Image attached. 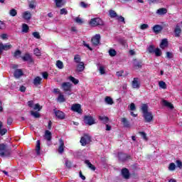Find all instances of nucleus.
Instances as JSON below:
<instances>
[{"label":"nucleus","instance_id":"nucleus-1","mask_svg":"<svg viewBox=\"0 0 182 182\" xmlns=\"http://www.w3.org/2000/svg\"><path fill=\"white\" fill-rule=\"evenodd\" d=\"M141 110L143 114V117L145 123H151L154 117L151 112H149V105L147 104H142L141 107Z\"/></svg>","mask_w":182,"mask_h":182},{"label":"nucleus","instance_id":"nucleus-2","mask_svg":"<svg viewBox=\"0 0 182 182\" xmlns=\"http://www.w3.org/2000/svg\"><path fill=\"white\" fill-rule=\"evenodd\" d=\"M12 156V149L9 148L6 144H0V157L5 159Z\"/></svg>","mask_w":182,"mask_h":182},{"label":"nucleus","instance_id":"nucleus-3","mask_svg":"<svg viewBox=\"0 0 182 182\" xmlns=\"http://www.w3.org/2000/svg\"><path fill=\"white\" fill-rule=\"evenodd\" d=\"M89 24L90 26L95 27V26H103L105 25V23L103 22V20L100 18H91V20L89 22Z\"/></svg>","mask_w":182,"mask_h":182},{"label":"nucleus","instance_id":"nucleus-4","mask_svg":"<svg viewBox=\"0 0 182 182\" xmlns=\"http://www.w3.org/2000/svg\"><path fill=\"white\" fill-rule=\"evenodd\" d=\"M84 123L87 126L96 124V120L90 114L85 115L83 117Z\"/></svg>","mask_w":182,"mask_h":182},{"label":"nucleus","instance_id":"nucleus-5","mask_svg":"<svg viewBox=\"0 0 182 182\" xmlns=\"http://www.w3.org/2000/svg\"><path fill=\"white\" fill-rule=\"evenodd\" d=\"M118 159L119 161L124 163V161H127V160H130V159H132V156L123 152H118Z\"/></svg>","mask_w":182,"mask_h":182},{"label":"nucleus","instance_id":"nucleus-6","mask_svg":"<svg viewBox=\"0 0 182 182\" xmlns=\"http://www.w3.org/2000/svg\"><path fill=\"white\" fill-rule=\"evenodd\" d=\"M90 141H92V137H90L87 134H85L84 136L81 137V146H86V144L90 143Z\"/></svg>","mask_w":182,"mask_h":182},{"label":"nucleus","instance_id":"nucleus-7","mask_svg":"<svg viewBox=\"0 0 182 182\" xmlns=\"http://www.w3.org/2000/svg\"><path fill=\"white\" fill-rule=\"evenodd\" d=\"M12 48V45L11 44H4L3 43H0V55L4 53V50H9V49Z\"/></svg>","mask_w":182,"mask_h":182},{"label":"nucleus","instance_id":"nucleus-8","mask_svg":"<svg viewBox=\"0 0 182 182\" xmlns=\"http://www.w3.org/2000/svg\"><path fill=\"white\" fill-rule=\"evenodd\" d=\"M91 43L93 46H97L100 44V34H97L91 39Z\"/></svg>","mask_w":182,"mask_h":182},{"label":"nucleus","instance_id":"nucleus-9","mask_svg":"<svg viewBox=\"0 0 182 182\" xmlns=\"http://www.w3.org/2000/svg\"><path fill=\"white\" fill-rule=\"evenodd\" d=\"M53 112L57 119H59L60 120H63V119H65V115L63 112L56 109H54Z\"/></svg>","mask_w":182,"mask_h":182},{"label":"nucleus","instance_id":"nucleus-10","mask_svg":"<svg viewBox=\"0 0 182 182\" xmlns=\"http://www.w3.org/2000/svg\"><path fill=\"white\" fill-rule=\"evenodd\" d=\"M22 60L23 62H28V63H33V58H32V55L28 53H26L23 56L21 57Z\"/></svg>","mask_w":182,"mask_h":182},{"label":"nucleus","instance_id":"nucleus-11","mask_svg":"<svg viewBox=\"0 0 182 182\" xmlns=\"http://www.w3.org/2000/svg\"><path fill=\"white\" fill-rule=\"evenodd\" d=\"M121 174L125 180H129V178H130V171L127 168H123L121 171Z\"/></svg>","mask_w":182,"mask_h":182},{"label":"nucleus","instance_id":"nucleus-12","mask_svg":"<svg viewBox=\"0 0 182 182\" xmlns=\"http://www.w3.org/2000/svg\"><path fill=\"white\" fill-rule=\"evenodd\" d=\"M132 89H140V79L139 77H134L132 82Z\"/></svg>","mask_w":182,"mask_h":182},{"label":"nucleus","instance_id":"nucleus-13","mask_svg":"<svg viewBox=\"0 0 182 182\" xmlns=\"http://www.w3.org/2000/svg\"><path fill=\"white\" fill-rule=\"evenodd\" d=\"M71 110L76 112V113H82V106L80 104H74L71 107Z\"/></svg>","mask_w":182,"mask_h":182},{"label":"nucleus","instance_id":"nucleus-14","mask_svg":"<svg viewBox=\"0 0 182 182\" xmlns=\"http://www.w3.org/2000/svg\"><path fill=\"white\" fill-rule=\"evenodd\" d=\"M62 87L65 92H70L72 84L69 82H65L62 84Z\"/></svg>","mask_w":182,"mask_h":182},{"label":"nucleus","instance_id":"nucleus-15","mask_svg":"<svg viewBox=\"0 0 182 182\" xmlns=\"http://www.w3.org/2000/svg\"><path fill=\"white\" fill-rule=\"evenodd\" d=\"M152 31L154 33L159 35L163 31V27L159 24H156L152 27Z\"/></svg>","mask_w":182,"mask_h":182},{"label":"nucleus","instance_id":"nucleus-16","mask_svg":"<svg viewBox=\"0 0 182 182\" xmlns=\"http://www.w3.org/2000/svg\"><path fill=\"white\" fill-rule=\"evenodd\" d=\"M161 49H166V48L168 47V40L167 38H164L161 40V43L159 45Z\"/></svg>","mask_w":182,"mask_h":182},{"label":"nucleus","instance_id":"nucleus-17","mask_svg":"<svg viewBox=\"0 0 182 182\" xmlns=\"http://www.w3.org/2000/svg\"><path fill=\"white\" fill-rule=\"evenodd\" d=\"M14 75L16 79H19V77L23 76V71L22 69H16L14 71Z\"/></svg>","mask_w":182,"mask_h":182},{"label":"nucleus","instance_id":"nucleus-18","mask_svg":"<svg viewBox=\"0 0 182 182\" xmlns=\"http://www.w3.org/2000/svg\"><path fill=\"white\" fill-rule=\"evenodd\" d=\"M22 18L25 19V21H31V19L32 18V14H31L28 11H24L22 14Z\"/></svg>","mask_w":182,"mask_h":182},{"label":"nucleus","instance_id":"nucleus-19","mask_svg":"<svg viewBox=\"0 0 182 182\" xmlns=\"http://www.w3.org/2000/svg\"><path fill=\"white\" fill-rule=\"evenodd\" d=\"M65 151V142L62 139H60V146L58 147V153L62 154Z\"/></svg>","mask_w":182,"mask_h":182},{"label":"nucleus","instance_id":"nucleus-20","mask_svg":"<svg viewBox=\"0 0 182 182\" xmlns=\"http://www.w3.org/2000/svg\"><path fill=\"white\" fill-rule=\"evenodd\" d=\"M173 32L175 33V38H180V36L181 35V28L178 24L176 25Z\"/></svg>","mask_w":182,"mask_h":182},{"label":"nucleus","instance_id":"nucleus-21","mask_svg":"<svg viewBox=\"0 0 182 182\" xmlns=\"http://www.w3.org/2000/svg\"><path fill=\"white\" fill-rule=\"evenodd\" d=\"M33 83L34 86H39L42 85V77L39 76L36 77L33 81Z\"/></svg>","mask_w":182,"mask_h":182},{"label":"nucleus","instance_id":"nucleus-22","mask_svg":"<svg viewBox=\"0 0 182 182\" xmlns=\"http://www.w3.org/2000/svg\"><path fill=\"white\" fill-rule=\"evenodd\" d=\"M121 122L124 126V127L129 129L130 127V122L127 120V118L123 117L121 119Z\"/></svg>","mask_w":182,"mask_h":182},{"label":"nucleus","instance_id":"nucleus-23","mask_svg":"<svg viewBox=\"0 0 182 182\" xmlns=\"http://www.w3.org/2000/svg\"><path fill=\"white\" fill-rule=\"evenodd\" d=\"M44 138L47 141H50L52 140V132H50L49 130H46L45 132Z\"/></svg>","mask_w":182,"mask_h":182},{"label":"nucleus","instance_id":"nucleus-24","mask_svg":"<svg viewBox=\"0 0 182 182\" xmlns=\"http://www.w3.org/2000/svg\"><path fill=\"white\" fill-rule=\"evenodd\" d=\"M85 70V63H80L76 66L77 72H83Z\"/></svg>","mask_w":182,"mask_h":182},{"label":"nucleus","instance_id":"nucleus-25","mask_svg":"<svg viewBox=\"0 0 182 182\" xmlns=\"http://www.w3.org/2000/svg\"><path fill=\"white\" fill-rule=\"evenodd\" d=\"M3 126H4V124L2 123V122H0V135L1 136H5V134L8 133V129H6V128L2 129Z\"/></svg>","mask_w":182,"mask_h":182},{"label":"nucleus","instance_id":"nucleus-26","mask_svg":"<svg viewBox=\"0 0 182 182\" xmlns=\"http://www.w3.org/2000/svg\"><path fill=\"white\" fill-rule=\"evenodd\" d=\"M85 164H87V167L90 168V169L92 170V171H95L96 170V166L92 164V163H90V161L86 159L85 161Z\"/></svg>","mask_w":182,"mask_h":182},{"label":"nucleus","instance_id":"nucleus-27","mask_svg":"<svg viewBox=\"0 0 182 182\" xmlns=\"http://www.w3.org/2000/svg\"><path fill=\"white\" fill-rule=\"evenodd\" d=\"M36 151L37 156H41V141L40 140H38L36 141Z\"/></svg>","mask_w":182,"mask_h":182},{"label":"nucleus","instance_id":"nucleus-28","mask_svg":"<svg viewBox=\"0 0 182 182\" xmlns=\"http://www.w3.org/2000/svg\"><path fill=\"white\" fill-rule=\"evenodd\" d=\"M163 105H164V106H166V107H168L171 110H173V109H174V105H173V104H171V102H168L166 100H163Z\"/></svg>","mask_w":182,"mask_h":182},{"label":"nucleus","instance_id":"nucleus-29","mask_svg":"<svg viewBox=\"0 0 182 182\" xmlns=\"http://www.w3.org/2000/svg\"><path fill=\"white\" fill-rule=\"evenodd\" d=\"M156 14H157L158 15H161V16L166 15V14H167V9H166V8H161V9H159L156 11Z\"/></svg>","mask_w":182,"mask_h":182},{"label":"nucleus","instance_id":"nucleus-30","mask_svg":"<svg viewBox=\"0 0 182 182\" xmlns=\"http://www.w3.org/2000/svg\"><path fill=\"white\" fill-rule=\"evenodd\" d=\"M99 119L104 124H107V123H109V118L106 116H100Z\"/></svg>","mask_w":182,"mask_h":182},{"label":"nucleus","instance_id":"nucleus-31","mask_svg":"<svg viewBox=\"0 0 182 182\" xmlns=\"http://www.w3.org/2000/svg\"><path fill=\"white\" fill-rule=\"evenodd\" d=\"M57 100L58 102H59V103H64V102H66V99L65 98V96L62 95V93H60L57 98Z\"/></svg>","mask_w":182,"mask_h":182},{"label":"nucleus","instance_id":"nucleus-32","mask_svg":"<svg viewBox=\"0 0 182 182\" xmlns=\"http://www.w3.org/2000/svg\"><path fill=\"white\" fill-rule=\"evenodd\" d=\"M22 32L28 33L29 32V26L26 23L22 25Z\"/></svg>","mask_w":182,"mask_h":182},{"label":"nucleus","instance_id":"nucleus-33","mask_svg":"<svg viewBox=\"0 0 182 182\" xmlns=\"http://www.w3.org/2000/svg\"><path fill=\"white\" fill-rule=\"evenodd\" d=\"M69 80H70V82H72L74 85H77L79 83V80L75 78V77L70 75L68 77Z\"/></svg>","mask_w":182,"mask_h":182},{"label":"nucleus","instance_id":"nucleus-34","mask_svg":"<svg viewBox=\"0 0 182 182\" xmlns=\"http://www.w3.org/2000/svg\"><path fill=\"white\" fill-rule=\"evenodd\" d=\"M81 60H82V58H80V56L78 54H76L74 56V62L75 63H82Z\"/></svg>","mask_w":182,"mask_h":182},{"label":"nucleus","instance_id":"nucleus-35","mask_svg":"<svg viewBox=\"0 0 182 182\" xmlns=\"http://www.w3.org/2000/svg\"><path fill=\"white\" fill-rule=\"evenodd\" d=\"M55 2L57 8H62V6H63V0H55Z\"/></svg>","mask_w":182,"mask_h":182},{"label":"nucleus","instance_id":"nucleus-36","mask_svg":"<svg viewBox=\"0 0 182 182\" xmlns=\"http://www.w3.org/2000/svg\"><path fill=\"white\" fill-rule=\"evenodd\" d=\"M105 101L107 105H113L114 103L113 99L110 97H106Z\"/></svg>","mask_w":182,"mask_h":182},{"label":"nucleus","instance_id":"nucleus-37","mask_svg":"<svg viewBox=\"0 0 182 182\" xmlns=\"http://www.w3.org/2000/svg\"><path fill=\"white\" fill-rule=\"evenodd\" d=\"M139 134H140L141 137L145 140V141H147L149 140V138L147 137V134L144 132H139Z\"/></svg>","mask_w":182,"mask_h":182},{"label":"nucleus","instance_id":"nucleus-38","mask_svg":"<svg viewBox=\"0 0 182 182\" xmlns=\"http://www.w3.org/2000/svg\"><path fill=\"white\" fill-rule=\"evenodd\" d=\"M159 86L161 89H167V84L164 81H159Z\"/></svg>","mask_w":182,"mask_h":182},{"label":"nucleus","instance_id":"nucleus-39","mask_svg":"<svg viewBox=\"0 0 182 182\" xmlns=\"http://www.w3.org/2000/svg\"><path fill=\"white\" fill-rule=\"evenodd\" d=\"M109 16L110 18H117V13L114 11V10H109Z\"/></svg>","mask_w":182,"mask_h":182},{"label":"nucleus","instance_id":"nucleus-40","mask_svg":"<svg viewBox=\"0 0 182 182\" xmlns=\"http://www.w3.org/2000/svg\"><path fill=\"white\" fill-rule=\"evenodd\" d=\"M147 50L149 53H154V51L156 50V47H154V46L153 45H150L147 48Z\"/></svg>","mask_w":182,"mask_h":182},{"label":"nucleus","instance_id":"nucleus-41","mask_svg":"<svg viewBox=\"0 0 182 182\" xmlns=\"http://www.w3.org/2000/svg\"><path fill=\"white\" fill-rule=\"evenodd\" d=\"M134 68H136V69H141L143 62L142 61H138L136 63H134Z\"/></svg>","mask_w":182,"mask_h":182},{"label":"nucleus","instance_id":"nucleus-42","mask_svg":"<svg viewBox=\"0 0 182 182\" xmlns=\"http://www.w3.org/2000/svg\"><path fill=\"white\" fill-rule=\"evenodd\" d=\"M31 116H33L35 119H39V117H41V114H39L38 112L31 111Z\"/></svg>","mask_w":182,"mask_h":182},{"label":"nucleus","instance_id":"nucleus-43","mask_svg":"<svg viewBox=\"0 0 182 182\" xmlns=\"http://www.w3.org/2000/svg\"><path fill=\"white\" fill-rule=\"evenodd\" d=\"M10 16H16L18 15V11L15 9H12L9 11Z\"/></svg>","mask_w":182,"mask_h":182},{"label":"nucleus","instance_id":"nucleus-44","mask_svg":"<svg viewBox=\"0 0 182 182\" xmlns=\"http://www.w3.org/2000/svg\"><path fill=\"white\" fill-rule=\"evenodd\" d=\"M56 66L58 68V69H63L64 68L63 62H62L61 60H57Z\"/></svg>","mask_w":182,"mask_h":182},{"label":"nucleus","instance_id":"nucleus-45","mask_svg":"<svg viewBox=\"0 0 182 182\" xmlns=\"http://www.w3.org/2000/svg\"><path fill=\"white\" fill-rule=\"evenodd\" d=\"M109 56L114 57V56H116V55H117V52L114 49H109Z\"/></svg>","mask_w":182,"mask_h":182},{"label":"nucleus","instance_id":"nucleus-46","mask_svg":"<svg viewBox=\"0 0 182 182\" xmlns=\"http://www.w3.org/2000/svg\"><path fill=\"white\" fill-rule=\"evenodd\" d=\"M168 170H170V171H174V170H176V164L171 163L168 166Z\"/></svg>","mask_w":182,"mask_h":182},{"label":"nucleus","instance_id":"nucleus-47","mask_svg":"<svg viewBox=\"0 0 182 182\" xmlns=\"http://www.w3.org/2000/svg\"><path fill=\"white\" fill-rule=\"evenodd\" d=\"M173 56H174V55H173V53H171V52L167 51V52L166 53V58L167 59H173Z\"/></svg>","mask_w":182,"mask_h":182},{"label":"nucleus","instance_id":"nucleus-48","mask_svg":"<svg viewBox=\"0 0 182 182\" xmlns=\"http://www.w3.org/2000/svg\"><path fill=\"white\" fill-rule=\"evenodd\" d=\"M155 53V56H160L161 55V50L160 48H157L155 49V51L154 52Z\"/></svg>","mask_w":182,"mask_h":182},{"label":"nucleus","instance_id":"nucleus-49","mask_svg":"<svg viewBox=\"0 0 182 182\" xmlns=\"http://www.w3.org/2000/svg\"><path fill=\"white\" fill-rule=\"evenodd\" d=\"M22 55V51L20 50H16L14 53V57L17 58L18 56H21Z\"/></svg>","mask_w":182,"mask_h":182},{"label":"nucleus","instance_id":"nucleus-50","mask_svg":"<svg viewBox=\"0 0 182 182\" xmlns=\"http://www.w3.org/2000/svg\"><path fill=\"white\" fill-rule=\"evenodd\" d=\"M12 123H14V118H12V117H9L7 118V124H8V126H11V124H12Z\"/></svg>","mask_w":182,"mask_h":182},{"label":"nucleus","instance_id":"nucleus-51","mask_svg":"<svg viewBox=\"0 0 182 182\" xmlns=\"http://www.w3.org/2000/svg\"><path fill=\"white\" fill-rule=\"evenodd\" d=\"M34 55H36V56H41V50H39V48H36L34 49Z\"/></svg>","mask_w":182,"mask_h":182},{"label":"nucleus","instance_id":"nucleus-52","mask_svg":"<svg viewBox=\"0 0 182 182\" xmlns=\"http://www.w3.org/2000/svg\"><path fill=\"white\" fill-rule=\"evenodd\" d=\"M75 22L76 23H79V25H82V23H83V20H82V18H80V17H76Z\"/></svg>","mask_w":182,"mask_h":182},{"label":"nucleus","instance_id":"nucleus-53","mask_svg":"<svg viewBox=\"0 0 182 182\" xmlns=\"http://www.w3.org/2000/svg\"><path fill=\"white\" fill-rule=\"evenodd\" d=\"M129 110H131L132 112H134V110H136V105H134V103H131L129 105Z\"/></svg>","mask_w":182,"mask_h":182},{"label":"nucleus","instance_id":"nucleus-54","mask_svg":"<svg viewBox=\"0 0 182 182\" xmlns=\"http://www.w3.org/2000/svg\"><path fill=\"white\" fill-rule=\"evenodd\" d=\"M140 29H141L142 31H144V29H149V24H141L140 26Z\"/></svg>","mask_w":182,"mask_h":182},{"label":"nucleus","instance_id":"nucleus-55","mask_svg":"<svg viewBox=\"0 0 182 182\" xmlns=\"http://www.w3.org/2000/svg\"><path fill=\"white\" fill-rule=\"evenodd\" d=\"M33 36H34L36 39H41V35L39 34V32H33Z\"/></svg>","mask_w":182,"mask_h":182},{"label":"nucleus","instance_id":"nucleus-56","mask_svg":"<svg viewBox=\"0 0 182 182\" xmlns=\"http://www.w3.org/2000/svg\"><path fill=\"white\" fill-rule=\"evenodd\" d=\"M33 109L34 110H38V112H41V109H42V107H41V105L39 104H36Z\"/></svg>","mask_w":182,"mask_h":182},{"label":"nucleus","instance_id":"nucleus-57","mask_svg":"<svg viewBox=\"0 0 182 182\" xmlns=\"http://www.w3.org/2000/svg\"><path fill=\"white\" fill-rule=\"evenodd\" d=\"M176 166L177 167H178V168H182V161L180 160H177L176 161Z\"/></svg>","mask_w":182,"mask_h":182},{"label":"nucleus","instance_id":"nucleus-58","mask_svg":"<svg viewBox=\"0 0 182 182\" xmlns=\"http://www.w3.org/2000/svg\"><path fill=\"white\" fill-rule=\"evenodd\" d=\"M60 14V15H67L68 11H66V9H61Z\"/></svg>","mask_w":182,"mask_h":182},{"label":"nucleus","instance_id":"nucleus-59","mask_svg":"<svg viewBox=\"0 0 182 182\" xmlns=\"http://www.w3.org/2000/svg\"><path fill=\"white\" fill-rule=\"evenodd\" d=\"M100 73H101V75H105L106 73V71L105 70V67H100Z\"/></svg>","mask_w":182,"mask_h":182},{"label":"nucleus","instance_id":"nucleus-60","mask_svg":"<svg viewBox=\"0 0 182 182\" xmlns=\"http://www.w3.org/2000/svg\"><path fill=\"white\" fill-rule=\"evenodd\" d=\"M117 19L119 21V22H123L124 23H126V21H124V17L120 16H117Z\"/></svg>","mask_w":182,"mask_h":182},{"label":"nucleus","instance_id":"nucleus-61","mask_svg":"<svg viewBox=\"0 0 182 182\" xmlns=\"http://www.w3.org/2000/svg\"><path fill=\"white\" fill-rule=\"evenodd\" d=\"M65 166L68 168H70V167H72V162L70 161H66Z\"/></svg>","mask_w":182,"mask_h":182},{"label":"nucleus","instance_id":"nucleus-62","mask_svg":"<svg viewBox=\"0 0 182 182\" xmlns=\"http://www.w3.org/2000/svg\"><path fill=\"white\" fill-rule=\"evenodd\" d=\"M124 73V70H120V71L117 72L116 75H117V76H118V77H120L123 76Z\"/></svg>","mask_w":182,"mask_h":182},{"label":"nucleus","instance_id":"nucleus-63","mask_svg":"<svg viewBox=\"0 0 182 182\" xmlns=\"http://www.w3.org/2000/svg\"><path fill=\"white\" fill-rule=\"evenodd\" d=\"M42 75L43 79H48V77H49V74L48 73V72L42 73Z\"/></svg>","mask_w":182,"mask_h":182},{"label":"nucleus","instance_id":"nucleus-64","mask_svg":"<svg viewBox=\"0 0 182 182\" xmlns=\"http://www.w3.org/2000/svg\"><path fill=\"white\" fill-rule=\"evenodd\" d=\"M0 29H5V23L2 21H0Z\"/></svg>","mask_w":182,"mask_h":182}]
</instances>
